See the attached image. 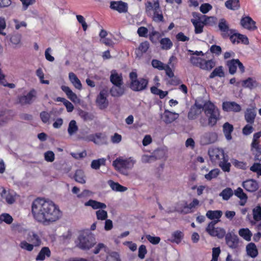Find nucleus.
Returning a JSON list of instances; mask_svg holds the SVG:
<instances>
[{"mask_svg":"<svg viewBox=\"0 0 261 261\" xmlns=\"http://www.w3.org/2000/svg\"><path fill=\"white\" fill-rule=\"evenodd\" d=\"M32 214L34 219L44 225H49L58 220L62 216L59 206L53 201L37 198L32 204Z\"/></svg>","mask_w":261,"mask_h":261,"instance_id":"nucleus-1","label":"nucleus"},{"mask_svg":"<svg viewBox=\"0 0 261 261\" xmlns=\"http://www.w3.org/2000/svg\"><path fill=\"white\" fill-rule=\"evenodd\" d=\"M203 112L206 118L202 116L199 119V123L202 127H214L221 118L220 110L210 100L204 102Z\"/></svg>","mask_w":261,"mask_h":261,"instance_id":"nucleus-2","label":"nucleus"},{"mask_svg":"<svg viewBox=\"0 0 261 261\" xmlns=\"http://www.w3.org/2000/svg\"><path fill=\"white\" fill-rule=\"evenodd\" d=\"M136 160L132 157L120 156L113 162L112 165L120 173L127 176L129 174L128 171L133 169Z\"/></svg>","mask_w":261,"mask_h":261,"instance_id":"nucleus-3","label":"nucleus"},{"mask_svg":"<svg viewBox=\"0 0 261 261\" xmlns=\"http://www.w3.org/2000/svg\"><path fill=\"white\" fill-rule=\"evenodd\" d=\"M27 240L20 243V247L28 251H32L35 247H38L41 244V239L39 233L34 231L28 230L25 237Z\"/></svg>","mask_w":261,"mask_h":261,"instance_id":"nucleus-4","label":"nucleus"},{"mask_svg":"<svg viewBox=\"0 0 261 261\" xmlns=\"http://www.w3.org/2000/svg\"><path fill=\"white\" fill-rule=\"evenodd\" d=\"M75 244L81 249L89 250L95 244V241L91 233L83 232L80 234L75 241Z\"/></svg>","mask_w":261,"mask_h":261,"instance_id":"nucleus-5","label":"nucleus"},{"mask_svg":"<svg viewBox=\"0 0 261 261\" xmlns=\"http://www.w3.org/2000/svg\"><path fill=\"white\" fill-rule=\"evenodd\" d=\"M190 60L193 65L207 71H211L216 64L214 59L206 60L200 57L191 56Z\"/></svg>","mask_w":261,"mask_h":261,"instance_id":"nucleus-6","label":"nucleus"},{"mask_svg":"<svg viewBox=\"0 0 261 261\" xmlns=\"http://www.w3.org/2000/svg\"><path fill=\"white\" fill-rule=\"evenodd\" d=\"M137 74L136 72L129 73L130 80V88L135 91H140L146 89L148 84V81L144 78L137 79Z\"/></svg>","mask_w":261,"mask_h":261,"instance_id":"nucleus-7","label":"nucleus"},{"mask_svg":"<svg viewBox=\"0 0 261 261\" xmlns=\"http://www.w3.org/2000/svg\"><path fill=\"white\" fill-rule=\"evenodd\" d=\"M218 222L219 220L211 221L206 228V231L211 236L222 239L226 234V231L221 227H215Z\"/></svg>","mask_w":261,"mask_h":261,"instance_id":"nucleus-8","label":"nucleus"},{"mask_svg":"<svg viewBox=\"0 0 261 261\" xmlns=\"http://www.w3.org/2000/svg\"><path fill=\"white\" fill-rule=\"evenodd\" d=\"M218 134L213 130L207 131L200 137V143L202 145H207L215 143L218 141Z\"/></svg>","mask_w":261,"mask_h":261,"instance_id":"nucleus-9","label":"nucleus"},{"mask_svg":"<svg viewBox=\"0 0 261 261\" xmlns=\"http://www.w3.org/2000/svg\"><path fill=\"white\" fill-rule=\"evenodd\" d=\"M208 153L211 161L215 164L220 162L227 155L225 154L223 149L219 147L210 148Z\"/></svg>","mask_w":261,"mask_h":261,"instance_id":"nucleus-10","label":"nucleus"},{"mask_svg":"<svg viewBox=\"0 0 261 261\" xmlns=\"http://www.w3.org/2000/svg\"><path fill=\"white\" fill-rule=\"evenodd\" d=\"M228 68L229 72L231 74H234L237 71V67H239L241 73L245 72V67L239 59H232L228 60L226 63Z\"/></svg>","mask_w":261,"mask_h":261,"instance_id":"nucleus-11","label":"nucleus"},{"mask_svg":"<svg viewBox=\"0 0 261 261\" xmlns=\"http://www.w3.org/2000/svg\"><path fill=\"white\" fill-rule=\"evenodd\" d=\"M107 97L108 90L105 89L101 90L99 94L97 95L96 103L100 109H105L108 107L109 101Z\"/></svg>","mask_w":261,"mask_h":261,"instance_id":"nucleus-12","label":"nucleus"},{"mask_svg":"<svg viewBox=\"0 0 261 261\" xmlns=\"http://www.w3.org/2000/svg\"><path fill=\"white\" fill-rule=\"evenodd\" d=\"M37 92L34 89H32L25 94L20 96L18 97V102L22 105L31 104L36 97Z\"/></svg>","mask_w":261,"mask_h":261,"instance_id":"nucleus-13","label":"nucleus"},{"mask_svg":"<svg viewBox=\"0 0 261 261\" xmlns=\"http://www.w3.org/2000/svg\"><path fill=\"white\" fill-rule=\"evenodd\" d=\"M241 26L245 29L250 31H254L257 29L256 22L250 16H243L240 21Z\"/></svg>","mask_w":261,"mask_h":261,"instance_id":"nucleus-14","label":"nucleus"},{"mask_svg":"<svg viewBox=\"0 0 261 261\" xmlns=\"http://www.w3.org/2000/svg\"><path fill=\"white\" fill-rule=\"evenodd\" d=\"M110 7L111 9L120 13H126L128 10V4L121 1H111Z\"/></svg>","mask_w":261,"mask_h":261,"instance_id":"nucleus-15","label":"nucleus"},{"mask_svg":"<svg viewBox=\"0 0 261 261\" xmlns=\"http://www.w3.org/2000/svg\"><path fill=\"white\" fill-rule=\"evenodd\" d=\"M222 110L225 112L238 113L241 111V106L234 101H224L222 105Z\"/></svg>","mask_w":261,"mask_h":261,"instance_id":"nucleus-16","label":"nucleus"},{"mask_svg":"<svg viewBox=\"0 0 261 261\" xmlns=\"http://www.w3.org/2000/svg\"><path fill=\"white\" fill-rule=\"evenodd\" d=\"M201 109L203 111V104L195 102L188 114V118L190 120H194L201 113Z\"/></svg>","mask_w":261,"mask_h":261,"instance_id":"nucleus-17","label":"nucleus"},{"mask_svg":"<svg viewBox=\"0 0 261 261\" xmlns=\"http://www.w3.org/2000/svg\"><path fill=\"white\" fill-rule=\"evenodd\" d=\"M179 116L178 113L165 110L164 112L161 114V117L166 124H170L177 119Z\"/></svg>","mask_w":261,"mask_h":261,"instance_id":"nucleus-18","label":"nucleus"},{"mask_svg":"<svg viewBox=\"0 0 261 261\" xmlns=\"http://www.w3.org/2000/svg\"><path fill=\"white\" fill-rule=\"evenodd\" d=\"M218 27L221 31V34L223 38L228 37L234 32L233 30L229 29L228 23L224 19L220 20Z\"/></svg>","mask_w":261,"mask_h":261,"instance_id":"nucleus-19","label":"nucleus"},{"mask_svg":"<svg viewBox=\"0 0 261 261\" xmlns=\"http://www.w3.org/2000/svg\"><path fill=\"white\" fill-rule=\"evenodd\" d=\"M0 195L9 204H12L15 201L16 193L13 191H7L3 187H1Z\"/></svg>","mask_w":261,"mask_h":261,"instance_id":"nucleus-20","label":"nucleus"},{"mask_svg":"<svg viewBox=\"0 0 261 261\" xmlns=\"http://www.w3.org/2000/svg\"><path fill=\"white\" fill-rule=\"evenodd\" d=\"M226 243L231 249L238 248L239 243V239L236 235H232L230 233L225 236Z\"/></svg>","mask_w":261,"mask_h":261,"instance_id":"nucleus-21","label":"nucleus"},{"mask_svg":"<svg viewBox=\"0 0 261 261\" xmlns=\"http://www.w3.org/2000/svg\"><path fill=\"white\" fill-rule=\"evenodd\" d=\"M145 12L148 16H152V11L160 8L159 0H153L152 2L147 1L145 4Z\"/></svg>","mask_w":261,"mask_h":261,"instance_id":"nucleus-22","label":"nucleus"},{"mask_svg":"<svg viewBox=\"0 0 261 261\" xmlns=\"http://www.w3.org/2000/svg\"><path fill=\"white\" fill-rule=\"evenodd\" d=\"M255 108V106L252 107L251 108H248L245 112V119L249 124H253L254 122L256 116Z\"/></svg>","mask_w":261,"mask_h":261,"instance_id":"nucleus-23","label":"nucleus"},{"mask_svg":"<svg viewBox=\"0 0 261 261\" xmlns=\"http://www.w3.org/2000/svg\"><path fill=\"white\" fill-rule=\"evenodd\" d=\"M242 186L246 191L250 192L256 191L258 188L257 182L253 179H249L244 181L242 183Z\"/></svg>","mask_w":261,"mask_h":261,"instance_id":"nucleus-24","label":"nucleus"},{"mask_svg":"<svg viewBox=\"0 0 261 261\" xmlns=\"http://www.w3.org/2000/svg\"><path fill=\"white\" fill-rule=\"evenodd\" d=\"M61 89L65 93L67 97L74 103H80V99L77 97L76 94L74 93L68 86H62Z\"/></svg>","mask_w":261,"mask_h":261,"instance_id":"nucleus-25","label":"nucleus"},{"mask_svg":"<svg viewBox=\"0 0 261 261\" xmlns=\"http://www.w3.org/2000/svg\"><path fill=\"white\" fill-rule=\"evenodd\" d=\"M241 83L243 87L251 90L257 87L258 85V83L252 77H248L246 80H243Z\"/></svg>","mask_w":261,"mask_h":261,"instance_id":"nucleus-26","label":"nucleus"},{"mask_svg":"<svg viewBox=\"0 0 261 261\" xmlns=\"http://www.w3.org/2000/svg\"><path fill=\"white\" fill-rule=\"evenodd\" d=\"M110 81L114 85H120L123 84L121 74L118 73L116 70H112L111 71Z\"/></svg>","mask_w":261,"mask_h":261,"instance_id":"nucleus-27","label":"nucleus"},{"mask_svg":"<svg viewBox=\"0 0 261 261\" xmlns=\"http://www.w3.org/2000/svg\"><path fill=\"white\" fill-rule=\"evenodd\" d=\"M247 254L252 257L255 258L258 255V249L256 245L253 243H249L246 247Z\"/></svg>","mask_w":261,"mask_h":261,"instance_id":"nucleus-28","label":"nucleus"},{"mask_svg":"<svg viewBox=\"0 0 261 261\" xmlns=\"http://www.w3.org/2000/svg\"><path fill=\"white\" fill-rule=\"evenodd\" d=\"M51 255V252L49 248L47 247H44L39 251L38 254L36 257V260L43 261L46 257H49Z\"/></svg>","mask_w":261,"mask_h":261,"instance_id":"nucleus-29","label":"nucleus"},{"mask_svg":"<svg viewBox=\"0 0 261 261\" xmlns=\"http://www.w3.org/2000/svg\"><path fill=\"white\" fill-rule=\"evenodd\" d=\"M233 130V126L228 122L225 123L223 125V131L227 140L230 141L232 139L231 133Z\"/></svg>","mask_w":261,"mask_h":261,"instance_id":"nucleus-30","label":"nucleus"},{"mask_svg":"<svg viewBox=\"0 0 261 261\" xmlns=\"http://www.w3.org/2000/svg\"><path fill=\"white\" fill-rule=\"evenodd\" d=\"M9 39L15 48L19 47L21 45V35L20 34L15 33L11 34Z\"/></svg>","mask_w":261,"mask_h":261,"instance_id":"nucleus-31","label":"nucleus"},{"mask_svg":"<svg viewBox=\"0 0 261 261\" xmlns=\"http://www.w3.org/2000/svg\"><path fill=\"white\" fill-rule=\"evenodd\" d=\"M69 80L75 88L81 90L82 89V85L77 76L73 72L69 73Z\"/></svg>","mask_w":261,"mask_h":261,"instance_id":"nucleus-32","label":"nucleus"},{"mask_svg":"<svg viewBox=\"0 0 261 261\" xmlns=\"http://www.w3.org/2000/svg\"><path fill=\"white\" fill-rule=\"evenodd\" d=\"M149 47V43L147 41L142 42L139 47L135 50V54L137 57L140 58L142 55L146 53Z\"/></svg>","mask_w":261,"mask_h":261,"instance_id":"nucleus-33","label":"nucleus"},{"mask_svg":"<svg viewBox=\"0 0 261 261\" xmlns=\"http://www.w3.org/2000/svg\"><path fill=\"white\" fill-rule=\"evenodd\" d=\"M86 206H91L94 210L105 209L107 207V205L104 203L98 202L94 200H89L85 203Z\"/></svg>","mask_w":261,"mask_h":261,"instance_id":"nucleus-34","label":"nucleus"},{"mask_svg":"<svg viewBox=\"0 0 261 261\" xmlns=\"http://www.w3.org/2000/svg\"><path fill=\"white\" fill-rule=\"evenodd\" d=\"M239 235L244 240L249 242L251 240L252 233L251 231L247 228H243L239 229L238 231Z\"/></svg>","mask_w":261,"mask_h":261,"instance_id":"nucleus-35","label":"nucleus"},{"mask_svg":"<svg viewBox=\"0 0 261 261\" xmlns=\"http://www.w3.org/2000/svg\"><path fill=\"white\" fill-rule=\"evenodd\" d=\"M234 195L241 200L240 204L243 206L245 204L247 199V195L243 192L241 188H238L234 191Z\"/></svg>","mask_w":261,"mask_h":261,"instance_id":"nucleus-36","label":"nucleus"},{"mask_svg":"<svg viewBox=\"0 0 261 261\" xmlns=\"http://www.w3.org/2000/svg\"><path fill=\"white\" fill-rule=\"evenodd\" d=\"M122 85H114L110 90V93L112 96L119 97L123 95L124 93V88Z\"/></svg>","mask_w":261,"mask_h":261,"instance_id":"nucleus-37","label":"nucleus"},{"mask_svg":"<svg viewBox=\"0 0 261 261\" xmlns=\"http://www.w3.org/2000/svg\"><path fill=\"white\" fill-rule=\"evenodd\" d=\"M222 215V212L221 211H208L206 212V217L211 220H214V221L219 220L220 221V218Z\"/></svg>","mask_w":261,"mask_h":261,"instance_id":"nucleus-38","label":"nucleus"},{"mask_svg":"<svg viewBox=\"0 0 261 261\" xmlns=\"http://www.w3.org/2000/svg\"><path fill=\"white\" fill-rule=\"evenodd\" d=\"M224 75L225 73L223 70V67L222 66H219L214 69L210 74L209 77L210 79H213L216 76L222 77H224Z\"/></svg>","mask_w":261,"mask_h":261,"instance_id":"nucleus-39","label":"nucleus"},{"mask_svg":"<svg viewBox=\"0 0 261 261\" xmlns=\"http://www.w3.org/2000/svg\"><path fill=\"white\" fill-rule=\"evenodd\" d=\"M79 127L76 122L74 120L70 121L68 124L67 132L70 136H72L77 133Z\"/></svg>","mask_w":261,"mask_h":261,"instance_id":"nucleus-40","label":"nucleus"},{"mask_svg":"<svg viewBox=\"0 0 261 261\" xmlns=\"http://www.w3.org/2000/svg\"><path fill=\"white\" fill-rule=\"evenodd\" d=\"M151 64L154 68L160 70H165L167 72L168 70H170V68L168 65H164L162 62L158 60H153Z\"/></svg>","mask_w":261,"mask_h":261,"instance_id":"nucleus-41","label":"nucleus"},{"mask_svg":"<svg viewBox=\"0 0 261 261\" xmlns=\"http://www.w3.org/2000/svg\"><path fill=\"white\" fill-rule=\"evenodd\" d=\"M74 179L76 181L84 184L86 183V176L84 172L82 170H77L74 174Z\"/></svg>","mask_w":261,"mask_h":261,"instance_id":"nucleus-42","label":"nucleus"},{"mask_svg":"<svg viewBox=\"0 0 261 261\" xmlns=\"http://www.w3.org/2000/svg\"><path fill=\"white\" fill-rule=\"evenodd\" d=\"M108 184L111 189L117 192H124L127 190V188L121 186L118 182H115L112 180L108 181Z\"/></svg>","mask_w":261,"mask_h":261,"instance_id":"nucleus-43","label":"nucleus"},{"mask_svg":"<svg viewBox=\"0 0 261 261\" xmlns=\"http://www.w3.org/2000/svg\"><path fill=\"white\" fill-rule=\"evenodd\" d=\"M160 42L161 48L163 50H169L173 46V43L169 38H162Z\"/></svg>","mask_w":261,"mask_h":261,"instance_id":"nucleus-44","label":"nucleus"},{"mask_svg":"<svg viewBox=\"0 0 261 261\" xmlns=\"http://www.w3.org/2000/svg\"><path fill=\"white\" fill-rule=\"evenodd\" d=\"M221 168L223 171L225 172H229L230 170V164L228 162V156L226 155L217 163Z\"/></svg>","mask_w":261,"mask_h":261,"instance_id":"nucleus-45","label":"nucleus"},{"mask_svg":"<svg viewBox=\"0 0 261 261\" xmlns=\"http://www.w3.org/2000/svg\"><path fill=\"white\" fill-rule=\"evenodd\" d=\"M191 21L195 28V33L200 34L203 32L204 23L197 19H192Z\"/></svg>","mask_w":261,"mask_h":261,"instance_id":"nucleus-46","label":"nucleus"},{"mask_svg":"<svg viewBox=\"0 0 261 261\" xmlns=\"http://www.w3.org/2000/svg\"><path fill=\"white\" fill-rule=\"evenodd\" d=\"M183 237L184 233L182 231L176 230L172 233L171 241L176 244H179L181 242Z\"/></svg>","mask_w":261,"mask_h":261,"instance_id":"nucleus-47","label":"nucleus"},{"mask_svg":"<svg viewBox=\"0 0 261 261\" xmlns=\"http://www.w3.org/2000/svg\"><path fill=\"white\" fill-rule=\"evenodd\" d=\"M225 6L230 10H237L240 8L239 0H228L225 2Z\"/></svg>","mask_w":261,"mask_h":261,"instance_id":"nucleus-48","label":"nucleus"},{"mask_svg":"<svg viewBox=\"0 0 261 261\" xmlns=\"http://www.w3.org/2000/svg\"><path fill=\"white\" fill-rule=\"evenodd\" d=\"M175 211L181 213H188L187 204L185 201H180L176 204Z\"/></svg>","mask_w":261,"mask_h":261,"instance_id":"nucleus-49","label":"nucleus"},{"mask_svg":"<svg viewBox=\"0 0 261 261\" xmlns=\"http://www.w3.org/2000/svg\"><path fill=\"white\" fill-rule=\"evenodd\" d=\"M152 19L156 22H162L164 21V17L162 10L160 8L155 10L152 15Z\"/></svg>","mask_w":261,"mask_h":261,"instance_id":"nucleus-50","label":"nucleus"},{"mask_svg":"<svg viewBox=\"0 0 261 261\" xmlns=\"http://www.w3.org/2000/svg\"><path fill=\"white\" fill-rule=\"evenodd\" d=\"M224 200H228L232 195L233 191L230 188H227L224 189L219 194Z\"/></svg>","mask_w":261,"mask_h":261,"instance_id":"nucleus-51","label":"nucleus"},{"mask_svg":"<svg viewBox=\"0 0 261 261\" xmlns=\"http://www.w3.org/2000/svg\"><path fill=\"white\" fill-rule=\"evenodd\" d=\"M252 215L253 219L255 221H259L261 220V207L257 205L252 210Z\"/></svg>","mask_w":261,"mask_h":261,"instance_id":"nucleus-52","label":"nucleus"},{"mask_svg":"<svg viewBox=\"0 0 261 261\" xmlns=\"http://www.w3.org/2000/svg\"><path fill=\"white\" fill-rule=\"evenodd\" d=\"M220 170L218 169H214L211 170L207 174L204 175V177L207 180H211L216 178L219 174Z\"/></svg>","mask_w":261,"mask_h":261,"instance_id":"nucleus-53","label":"nucleus"},{"mask_svg":"<svg viewBox=\"0 0 261 261\" xmlns=\"http://www.w3.org/2000/svg\"><path fill=\"white\" fill-rule=\"evenodd\" d=\"M101 134L100 133L96 134L95 135L91 134L86 136H84L82 138V139L84 140L89 141H93L94 143H96V140H98L101 139Z\"/></svg>","mask_w":261,"mask_h":261,"instance_id":"nucleus-54","label":"nucleus"},{"mask_svg":"<svg viewBox=\"0 0 261 261\" xmlns=\"http://www.w3.org/2000/svg\"><path fill=\"white\" fill-rule=\"evenodd\" d=\"M106 160L104 158L99 159L92 161L91 164V167L94 169H98L100 166L105 165Z\"/></svg>","mask_w":261,"mask_h":261,"instance_id":"nucleus-55","label":"nucleus"},{"mask_svg":"<svg viewBox=\"0 0 261 261\" xmlns=\"http://www.w3.org/2000/svg\"><path fill=\"white\" fill-rule=\"evenodd\" d=\"M12 21L14 23V28L15 30H18L21 28H27L28 24L27 23L24 21H19L18 19L14 18L12 19Z\"/></svg>","mask_w":261,"mask_h":261,"instance_id":"nucleus-56","label":"nucleus"},{"mask_svg":"<svg viewBox=\"0 0 261 261\" xmlns=\"http://www.w3.org/2000/svg\"><path fill=\"white\" fill-rule=\"evenodd\" d=\"M96 218L99 220H105L108 217V213L103 209H101L96 212Z\"/></svg>","mask_w":261,"mask_h":261,"instance_id":"nucleus-57","label":"nucleus"},{"mask_svg":"<svg viewBox=\"0 0 261 261\" xmlns=\"http://www.w3.org/2000/svg\"><path fill=\"white\" fill-rule=\"evenodd\" d=\"M13 218L7 213H4L0 216V222H4L8 224L12 223Z\"/></svg>","mask_w":261,"mask_h":261,"instance_id":"nucleus-58","label":"nucleus"},{"mask_svg":"<svg viewBox=\"0 0 261 261\" xmlns=\"http://www.w3.org/2000/svg\"><path fill=\"white\" fill-rule=\"evenodd\" d=\"M44 160L47 162H53L55 159V153L52 151H47L44 153Z\"/></svg>","mask_w":261,"mask_h":261,"instance_id":"nucleus-59","label":"nucleus"},{"mask_svg":"<svg viewBox=\"0 0 261 261\" xmlns=\"http://www.w3.org/2000/svg\"><path fill=\"white\" fill-rule=\"evenodd\" d=\"M36 73L37 76L39 77V79H40V82L42 84H49V81L44 80V74L43 70L41 68H38L36 70Z\"/></svg>","mask_w":261,"mask_h":261,"instance_id":"nucleus-60","label":"nucleus"},{"mask_svg":"<svg viewBox=\"0 0 261 261\" xmlns=\"http://www.w3.org/2000/svg\"><path fill=\"white\" fill-rule=\"evenodd\" d=\"M199 204V201L197 199H194L189 204H187V210L189 213L191 212L193 209L197 207Z\"/></svg>","mask_w":261,"mask_h":261,"instance_id":"nucleus-61","label":"nucleus"},{"mask_svg":"<svg viewBox=\"0 0 261 261\" xmlns=\"http://www.w3.org/2000/svg\"><path fill=\"white\" fill-rule=\"evenodd\" d=\"M146 238L150 243L153 245L158 244L161 241V239L160 237L151 236L149 234L146 235Z\"/></svg>","mask_w":261,"mask_h":261,"instance_id":"nucleus-62","label":"nucleus"},{"mask_svg":"<svg viewBox=\"0 0 261 261\" xmlns=\"http://www.w3.org/2000/svg\"><path fill=\"white\" fill-rule=\"evenodd\" d=\"M106 261H120V260L117 253L112 252L107 256Z\"/></svg>","mask_w":261,"mask_h":261,"instance_id":"nucleus-63","label":"nucleus"},{"mask_svg":"<svg viewBox=\"0 0 261 261\" xmlns=\"http://www.w3.org/2000/svg\"><path fill=\"white\" fill-rule=\"evenodd\" d=\"M250 170L256 172L258 175H261V164L254 163L251 167Z\"/></svg>","mask_w":261,"mask_h":261,"instance_id":"nucleus-64","label":"nucleus"}]
</instances>
